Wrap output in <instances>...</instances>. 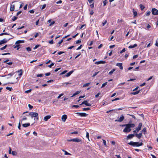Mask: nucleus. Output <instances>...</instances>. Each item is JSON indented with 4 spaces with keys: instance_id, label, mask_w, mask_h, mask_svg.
I'll list each match as a JSON object with an SVG mask.
<instances>
[{
    "instance_id": "1",
    "label": "nucleus",
    "mask_w": 158,
    "mask_h": 158,
    "mask_svg": "<svg viewBox=\"0 0 158 158\" xmlns=\"http://www.w3.org/2000/svg\"><path fill=\"white\" fill-rule=\"evenodd\" d=\"M123 126H125L126 127L123 129V131L124 132L128 133L130 132L131 129V127H134L135 125L133 123H129L123 125Z\"/></svg>"
},
{
    "instance_id": "2",
    "label": "nucleus",
    "mask_w": 158,
    "mask_h": 158,
    "mask_svg": "<svg viewBox=\"0 0 158 158\" xmlns=\"http://www.w3.org/2000/svg\"><path fill=\"white\" fill-rule=\"evenodd\" d=\"M128 144L130 145L133 146L139 147L143 145V143L142 142L139 143V142H134L133 141H131L128 143Z\"/></svg>"
},
{
    "instance_id": "3",
    "label": "nucleus",
    "mask_w": 158,
    "mask_h": 158,
    "mask_svg": "<svg viewBox=\"0 0 158 158\" xmlns=\"http://www.w3.org/2000/svg\"><path fill=\"white\" fill-rule=\"evenodd\" d=\"M142 126V123H140L138 125V126L136 127L135 130L133 131L134 133H137L141 130Z\"/></svg>"
},
{
    "instance_id": "4",
    "label": "nucleus",
    "mask_w": 158,
    "mask_h": 158,
    "mask_svg": "<svg viewBox=\"0 0 158 158\" xmlns=\"http://www.w3.org/2000/svg\"><path fill=\"white\" fill-rule=\"evenodd\" d=\"M29 114L31 116V118H33V117H36V118L37 120L38 119V114L37 113L30 112Z\"/></svg>"
},
{
    "instance_id": "5",
    "label": "nucleus",
    "mask_w": 158,
    "mask_h": 158,
    "mask_svg": "<svg viewBox=\"0 0 158 158\" xmlns=\"http://www.w3.org/2000/svg\"><path fill=\"white\" fill-rule=\"evenodd\" d=\"M152 12L154 15H158V10L155 8H153L152 10Z\"/></svg>"
},
{
    "instance_id": "6",
    "label": "nucleus",
    "mask_w": 158,
    "mask_h": 158,
    "mask_svg": "<svg viewBox=\"0 0 158 158\" xmlns=\"http://www.w3.org/2000/svg\"><path fill=\"white\" fill-rule=\"evenodd\" d=\"M88 101H87L86 100L85 101L82 102V103L80 104V105H81L82 104H85V106H91L92 105L88 103Z\"/></svg>"
},
{
    "instance_id": "7",
    "label": "nucleus",
    "mask_w": 158,
    "mask_h": 158,
    "mask_svg": "<svg viewBox=\"0 0 158 158\" xmlns=\"http://www.w3.org/2000/svg\"><path fill=\"white\" fill-rule=\"evenodd\" d=\"M135 136L137 138L139 139H140L142 136V133L141 132L139 134L137 133H134Z\"/></svg>"
},
{
    "instance_id": "8",
    "label": "nucleus",
    "mask_w": 158,
    "mask_h": 158,
    "mask_svg": "<svg viewBox=\"0 0 158 158\" xmlns=\"http://www.w3.org/2000/svg\"><path fill=\"white\" fill-rule=\"evenodd\" d=\"M76 114H79L81 117H86L88 115V114L84 113L77 112L76 113Z\"/></svg>"
},
{
    "instance_id": "9",
    "label": "nucleus",
    "mask_w": 158,
    "mask_h": 158,
    "mask_svg": "<svg viewBox=\"0 0 158 158\" xmlns=\"http://www.w3.org/2000/svg\"><path fill=\"white\" fill-rule=\"evenodd\" d=\"M124 119V117L123 115H122L118 119L115 120V122H122Z\"/></svg>"
},
{
    "instance_id": "10",
    "label": "nucleus",
    "mask_w": 158,
    "mask_h": 158,
    "mask_svg": "<svg viewBox=\"0 0 158 158\" xmlns=\"http://www.w3.org/2000/svg\"><path fill=\"white\" fill-rule=\"evenodd\" d=\"M134 136H135L134 133L133 134H131L128 135L127 136L126 139H130L133 138Z\"/></svg>"
},
{
    "instance_id": "11",
    "label": "nucleus",
    "mask_w": 158,
    "mask_h": 158,
    "mask_svg": "<svg viewBox=\"0 0 158 158\" xmlns=\"http://www.w3.org/2000/svg\"><path fill=\"white\" fill-rule=\"evenodd\" d=\"M122 65V63H117L116 64V65L119 67L120 69L123 70V67Z\"/></svg>"
},
{
    "instance_id": "12",
    "label": "nucleus",
    "mask_w": 158,
    "mask_h": 158,
    "mask_svg": "<svg viewBox=\"0 0 158 158\" xmlns=\"http://www.w3.org/2000/svg\"><path fill=\"white\" fill-rule=\"evenodd\" d=\"M106 62L104 61L100 60V61H96L95 62V64H105Z\"/></svg>"
},
{
    "instance_id": "13",
    "label": "nucleus",
    "mask_w": 158,
    "mask_h": 158,
    "mask_svg": "<svg viewBox=\"0 0 158 158\" xmlns=\"http://www.w3.org/2000/svg\"><path fill=\"white\" fill-rule=\"evenodd\" d=\"M67 116L66 115L64 114L63 115L61 118L62 121L63 122H65L67 118Z\"/></svg>"
},
{
    "instance_id": "14",
    "label": "nucleus",
    "mask_w": 158,
    "mask_h": 158,
    "mask_svg": "<svg viewBox=\"0 0 158 158\" xmlns=\"http://www.w3.org/2000/svg\"><path fill=\"white\" fill-rule=\"evenodd\" d=\"M7 42L6 39L5 38L3 40H1L0 41V45L3 44L4 43H6Z\"/></svg>"
},
{
    "instance_id": "15",
    "label": "nucleus",
    "mask_w": 158,
    "mask_h": 158,
    "mask_svg": "<svg viewBox=\"0 0 158 158\" xmlns=\"http://www.w3.org/2000/svg\"><path fill=\"white\" fill-rule=\"evenodd\" d=\"M51 117V116L50 115H47L44 118V120L45 121H47L48 120L50 119Z\"/></svg>"
},
{
    "instance_id": "16",
    "label": "nucleus",
    "mask_w": 158,
    "mask_h": 158,
    "mask_svg": "<svg viewBox=\"0 0 158 158\" xmlns=\"http://www.w3.org/2000/svg\"><path fill=\"white\" fill-rule=\"evenodd\" d=\"M81 139H79L78 138H76L73 139V142H81Z\"/></svg>"
},
{
    "instance_id": "17",
    "label": "nucleus",
    "mask_w": 158,
    "mask_h": 158,
    "mask_svg": "<svg viewBox=\"0 0 158 158\" xmlns=\"http://www.w3.org/2000/svg\"><path fill=\"white\" fill-rule=\"evenodd\" d=\"M14 2H12V3ZM10 10L11 11H13L15 10V5H13L12 4L11 5L10 7Z\"/></svg>"
},
{
    "instance_id": "18",
    "label": "nucleus",
    "mask_w": 158,
    "mask_h": 158,
    "mask_svg": "<svg viewBox=\"0 0 158 158\" xmlns=\"http://www.w3.org/2000/svg\"><path fill=\"white\" fill-rule=\"evenodd\" d=\"M137 46V44H134L133 45H131L128 47V48L130 49L133 48H134Z\"/></svg>"
},
{
    "instance_id": "19",
    "label": "nucleus",
    "mask_w": 158,
    "mask_h": 158,
    "mask_svg": "<svg viewBox=\"0 0 158 158\" xmlns=\"http://www.w3.org/2000/svg\"><path fill=\"white\" fill-rule=\"evenodd\" d=\"M73 71H70L69 72L67 73L65 75V76L66 77H69L73 73Z\"/></svg>"
},
{
    "instance_id": "20",
    "label": "nucleus",
    "mask_w": 158,
    "mask_h": 158,
    "mask_svg": "<svg viewBox=\"0 0 158 158\" xmlns=\"http://www.w3.org/2000/svg\"><path fill=\"white\" fill-rule=\"evenodd\" d=\"M30 125L29 123H26L22 124L23 126L24 127H27L29 126Z\"/></svg>"
},
{
    "instance_id": "21",
    "label": "nucleus",
    "mask_w": 158,
    "mask_h": 158,
    "mask_svg": "<svg viewBox=\"0 0 158 158\" xmlns=\"http://www.w3.org/2000/svg\"><path fill=\"white\" fill-rule=\"evenodd\" d=\"M24 40H19L17 41L16 43L15 44H19L20 43H24Z\"/></svg>"
},
{
    "instance_id": "22",
    "label": "nucleus",
    "mask_w": 158,
    "mask_h": 158,
    "mask_svg": "<svg viewBox=\"0 0 158 158\" xmlns=\"http://www.w3.org/2000/svg\"><path fill=\"white\" fill-rule=\"evenodd\" d=\"M48 22L50 23V25H52L53 24L55 23V22L54 21H53L52 22H51V20H49L48 21Z\"/></svg>"
},
{
    "instance_id": "23",
    "label": "nucleus",
    "mask_w": 158,
    "mask_h": 158,
    "mask_svg": "<svg viewBox=\"0 0 158 158\" xmlns=\"http://www.w3.org/2000/svg\"><path fill=\"white\" fill-rule=\"evenodd\" d=\"M115 70L116 69H113L109 73V74L110 75H111Z\"/></svg>"
},
{
    "instance_id": "24",
    "label": "nucleus",
    "mask_w": 158,
    "mask_h": 158,
    "mask_svg": "<svg viewBox=\"0 0 158 158\" xmlns=\"http://www.w3.org/2000/svg\"><path fill=\"white\" fill-rule=\"evenodd\" d=\"M80 92H81V91H77L74 94H73V95L71 97H72L78 94L79 93H80Z\"/></svg>"
},
{
    "instance_id": "25",
    "label": "nucleus",
    "mask_w": 158,
    "mask_h": 158,
    "mask_svg": "<svg viewBox=\"0 0 158 158\" xmlns=\"http://www.w3.org/2000/svg\"><path fill=\"white\" fill-rule=\"evenodd\" d=\"M139 92L140 91L138 90L135 92H132L131 94L133 95H135L138 94L139 93Z\"/></svg>"
},
{
    "instance_id": "26",
    "label": "nucleus",
    "mask_w": 158,
    "mask_h": 158,
    "mask_svg": "<svg viewBox=\"0 0 158 158\" xmlns=\"http://www.w3.org/2000/svg\"><path fill=\"white\" fill-rule=\"evenodd\" d=\"M18 73H19V75L21 76L23 74V71L22 69H20V70H19L18 71Z\"/></svg>"
},
{
    "instance_id": "27",
    "label": "nucleus",
    "mask_w": 158,
    "mask_h": 158,
    "mask_svg": "<svg viewBox=\"0 0 158 158\" xmlns=\"http://www.w3.org/2000/svg\"><path fill=\"white\" fill-rule=\"evenodd\" d=\"M133 13L134 15V17H135L137 15V12L134 9L133 10Z\"/></svg>"
},
{
    "instance_id": "28",
    "label": "nucleus",
    "mask_w": 158,
    "mask_h": 158,
    "mask_svg": "<svg viewBox=\"0 0 158 158\" xmlns=\"http://www.w3.org/2000/svg\"><path fill=\"white\" fill-rule=\"evenodd\" d=\"M90 83H86L85 84H84L83 85V87H86L87 86H88L90 85Z\"/></svg>"
},
{
    "instance_id": "29",
    "label": "nucleus",
    "mask_w": 158,
    "mask_h": 158,
    "mask_svg": "<svg viewBox=\"0 0 158 158\" xmlns=\"http://www.w3.org/2000/svg\"><path fill=\"white\" fill-rule=\"evenodd\" d=\"M18 18L15 16H14L13 17V18H12V21H15V20H16Z\"/></svg>"
},
{
    "instance_id": "30",
    "label": "nucleus",
    "mask_w": 158,
    "mask_h": 158,
    "mask_svg": "<svg viewBox=\"0 0 158 158\" xmlns=\"http://www.w3.org/2000/svg\"><path fill=\"white\" fill-rule=\"evenodd\" d=\"M90 110V108H84L83 109V111H86V110Z\"/></svg>"
},
{
    "instance_id": "31",
    "label": "nucleus",
    "mask_w": 158,
    "mask_h": 158,
    "mask_svg": "<svg viewBox=\"0 0 158 158\" xmlns=\"http://www.w3.org/2000/svg\"><path fill=\"white\" fill-rule=\"evenodd\" d=\"M63 151L64 152V154L65 155H71L68 152L66 151L63 150Z\"/></svg>"
},
{
    "instance_id": "32",
    "label": "nucleus",
    "mask_w": 158,
    "mask_h": 158,
    "mask_svg": "<svg viewBox=\"0 0 158 158\" xmlns=\"http://www.w3.org/2000/svg\"><path fill=\"white\" fill-rule=\"evenodd\" d=\"M139 6L140 7V8L141 10H143L145 8V7L142 4H140Z\"/></svg>"
},
{
    "instance_id": "33",
    "label": "nucleus",
    "mask_w": 158,
    "mask_h": 158,
    "mask_svg": "<svg viewBox=\"0 0 158 158\" xmlns=\"http://www.w3.org/2000/svg\"><path fill=\"white\" fill-rule=\"evenodd\" d=\"M151 13V12L150 11H147L145 13V14L146 16H148Z\"/></svg>"
},
{
    "instance_id": "34",
    "label": "nucleus",
    "mask_w": 158,
    "mask_h": 158,
    "mask_svg": "<svg viewBox=\"0 0 158 158\" xmlns=\"http://www.w3.org/2000/svg\"><path fill=\"white\" fill-rule=\"evenodd\" d=\"M7 47V45H6L5 46H4V47L1 48H0V49L1 50H3L4 49H5L6 48V47Z\"/></svg>"
},
{
    "instance_id": "35",
    "label": "nucleus",
    "mask_w": 158,
    "mask_h": 158,
    "mask_svg": "<svg viewBox=\"0 0 158 158\" xmlns=\"http://www.w3.org/2000/svg\"><path fill=\"white\" fill-rule=\"evenodd\" d=\"M143 132L144 133V134H145V133L146 132V129L145 128H144L143 130L142 131H141V132Z\"/></svg>"
},
{
    "instance_id": "36",
    "label": "nucleus",
    "mask_w": 158,
    "mask_h": 158,
    "mask_svg": "<svg viewBox=\"0 0 158 158\" xmlns=\"http://www.w3.org/2000/svg\"><path fill=\"white\" fill-rule=\"evenodd\" d=\"M40 45H36L34 48L33 49L34 50H35V49H37L38 47H40Z\"/></svg>"
},
{
    "instance_id": "37",
    "label": "nucleus",
    "mask_w": 158,
    "mask_h": 158,
    "mask_svg": "<svg viewBox=\"0 0 158 158\" xmlns=\"http://www.w3.org/2000/svg\"><path fill=\"white\" fill-rule=\"evenodd\" d=\"M6 89L9 90L10 91H11L12 89V88L11 87H6Z\"/></svg>"
},
{
    "instance_id": "38",
    "label": "nucleus",
    "mask_w": 158,
    "mask_h": 158,
    "mask_svg": "<svg viewBox=\"0 0 158 158\" xmlns=\"http://www.w3.org/2000/svg\"><path fill=\"white\" fill-rule=\"evenodd\" d=\"M107 3V1L106 0H105L103 2V6H105L106 4V3Z\"/></svg>"
},
{
    "instance_id": "39",
    "label": "nucleus",
    "mask_w": 158,
    "mask_h": 158,
    "mask_svg": "<svg viewBox=\"0 0 158 158\" xmlns=\"http://www.w3.org/2000/svg\"><path fill=\"white\" fill-rule=\"evenodd\" d=\"M32 90L31 89H30L28 90H26L25 91V93H30L31 92Z\"/></svg>"
},
{
    "instance_id": "40",
    "label": "nucleus",
    "mask_w": 158,
    "mask_h": 158,
    "mask_svg": "<svg viewBox=\"0 0 158 158\" xmlns=\"http://www.w3.org/2000/svg\"><path fill=\"white\" fill-rule=\"evenodd\" d=\"M81 42V40H79L76 41V44H78L80 43Z\"/></svg>"
},
{
    "instance_id": "41",
    "label": "nucleus",
    "mask_w": 158,
    "mask_h": 158,
    "mask_svg": "<svg viewBox=\"0 0 158 158\" xmlns=\"http://www.w3.org/2000/svg\"><path fill=\"white\" fill-rule=\"evenodd\" d=\"M107 82H106L103 84L102 85L101 88H103L105 86L107 85Z\"/></svg>"
},
{
    "instance_id": "42",
    "label": "nucleus",
    "mask_w": 158,
    "mask_h": 158,
    "mask_svg": "<svg viewBox=\"0 0 158 158\" xmlns=\"http://www.w3.org/2000/svg\"><path fill=\"white\" fill-rule=\"evenodd\" d=\"M21 123H20V120L19 122V125L18 126V128L20 130L21 129Z\"/></svg>"
},
{
    "instance_id": "43",
    "label": "nucleus",
    "mask_w": 158,
    "mask_h": 158,
    "mask_svg": "<svg viewBox=\"0 0 158 158\" xmlns=\"http://www.w3.org/2000/svg\"><path fill=\"white\" fill-rule=\"evenodd\" d=\"M126 51V49H125V48H124L123 49V50H121V51H120V53L121 54H122V53L123 52H125V51Z\"/></svg>"
},
{
    "instance_id": "44",
    "label": "nucleus",
    "mask_w": 158,
    "mask_h": 158,
    "mask_svg": "<svg viewBox=\"0 0 158 158\" xmlns=\"http://www.w3.org/2000/svg\"><path fill=\"white\" fill-rule=\"evenodd\" d=\"M67 70H64L60 74V75H63L65 73H67Z\"/></svg>"
},
{
    "instance_id": "45",
    "label": "nucleus",
    "mask_w": 158,
    "mask_h": 158,
    "mask_svg": "<svg viewBox=\"0 0 158 158\" xmlns=\"http://www.w3.org/2000/svg\"><path fill=\"white\" fill-rule=\"evenodd\" d=\"M102 141H103V144H104V146L105 147L106 146V140L104 139H102Z\"/></svg>"
},
{
    "instance_id": "46",
    "label": "nucleus",
    "mask_w": 158,
    "mask_h": 158,
    "mask_svg": "<svg viewBox=\"0 0 158 158\" xmlns=\"http://www.w3.org/2000/svg\"><path fill=\"white\" fill-rule=\"evenodd\" d=\"M54 65V63H52L48 65V67L49 68H51L52 66Z\"/></svg>"
},
{
    "instance_id": "47",
    "label": "nucleus",
    "mask_w": 158,
    "mask_h": 158,
    "mask_svg": "<svg viewBox=\"0 0 158 158\" xmlns=\"http://www.w3.org/2000/svg\"><path fill=\"white\" fill-rule=\"evenodd\" d=\"M26 49L28 52L31 51V49L29 47L27 48Z\"/></svg>"
},
{
    "instance_id": "48",
    "label": "nucleus",
    "mask_w": 158,
    "mask_h": 158,
    "mask_svg": "<svg viewBox=\"0 0 158 158\" xmlns=\"http://www.w3.org/2000/svg\"><path fill=\"white\" fill-rule=\"evenodd\" d=\"M19 45H16L14 47V48H17V50H18L19 48Z\"/></svg>"
},
{
    "instance_id": "49",
    "label": "nucleus",
    "mask_w": 158,
    "mask_h": 158,
    "mask_svg": "<svg viewBox=\"0 0 158 158\" xmlns=\"http://www.w3.org/2000/svg\"><path fill=\"white\" fill-rule=\"evenodd\" d=\"M13 63V62H7L6 63V64H7L9 65H11Z\"/></svg>"
},
{
    "instance_id": "50",
    "label": "nucleus",
    "mask_w": 158,
    "mask_h": 158,
    "mask_svg": "<svg viewBox=\"0 0 158 158\" xmlns=\"http://www.w3.org/2000/svg\"><path fill=\"white\" fill-rule=\"evenodd\" d=\"M28 106L30 109H32L33 107V106L30 104L28 105Z\"/></svg>"
},
{
    "instance_id": "51",
    "label": "nucleus",
    "mask_w": 158,
    "mask_h": 158,
    "mask_svg": "<svg viewBox=\"0 0 158 158\" xmlns=\"http://www.w3.org/2000/svg\"><path fill=\"white\" fill-rule=\"evenodd\" d=\"M64 95V94L63 93H62L61 94H60L57 97V98L59 99L62 96Z\"/></svg>"
},
{
    "instance_id": "52",
    "label": "nucleus",
    "mask_w": 158,
    "mask_h": 158,
    "mask_svg": "<svg viewBox=\"0 0 158 158\" xmlns=\"http://www.w3.org/2000/svg\"><path fill=\"white\" fill-rule=\"evenodd\" d=\"M86 137L89 139V133L88 132H86Z\"/></svg>"
},
{
    "instance_id": "53",
    "label": "nucleus",
    "mask_w": 158,
    "mask_h": 158,
    "mask_svg": "<svg viewBox=\"0 0 158 158\" xmlns=\"http://www.w3.org/2000/svg\"><path fill=\"white\" fill-rule=\"evenodd\" d=\"M62 2V1L61 0H60L56 2V3L57 4L61 3Z\"/></svg>"
},
{
    "instance_id": "54",
    "label": "nucleus",
    "mask_w": 158,
    "mask_h": 158,
    "mask_svg": "<svg viewBox=\"0 0 158 158\" xmlns=\"http://www.w3.org/2000/svg\"><path fill=\"white\" fill-rule=\"evenodd\" d=\"M99 73V72H95L93 76H92V77H94L98 73Z\"/></svg>"
},
{
    "instance_id": "55",
    "label": "nucleus",
    "mask_w": 158,
    "mask_h": 158,
    "mask_svg": "<svg viewBox=\"0 0 158 158\" xmlns=\"http://www.w3.org/2000/svg\"><path fill=\"white\" fill-rule=\"evenodd\" d=\"M119 100V98H115V99H113L112 100V102H114L115 101L118 100Z\"/></svg>"
},
{
    "instance_id": "56",
    "label": "nucleus",
    "mask_w": 158,
    "mask_h": 158,
    "mask_svg": "<svg viewBox=\"0 0 158 158\" xmlns=\"http://www.w3.org/2000/svg\"><path fill=\"white\" fill-rule=\"evenodd\" d=\"M46 4H44L42 7L41 8V9L42 10H43L44 9L45 7H46Z\"/></svg>"
},
{
    "instance_id": "57",
    "label": "nucleus",
    "mask_w": 158,
    "mask_h": 158,
    "mask_svg": "<svg viewBox=\"0 0 158 158\" xmlns=\"http://www.w3.org/2000/svg\"><path fill=\"white\" fill-rule=\"evenodd\" d=\"M100 94V93L99 92L97 94H96L95 95V97L97 98H98Z\"/></svg>"
},
{
    "instance_id": "58",
    "label": "nucleus",
    "mask_w": 158,
    "mask_h": 158,
    "mask_svg": "<svg viewBox=\"0 0 158 158\" xmlns=\"http://www.w3.org/2000/svg\"><path fill=\"white\" fill-rule=\"evenodd\" d=\"M22 13V11H18L17 14H16V15L17 16H18V15H19L21 13Z\"/></svg>"
},
{
    "instance_id": "59",
    "label": "nucleus",
    "mask_w": 158,
    "mask_h": 158,
    "mask_svg": "<svg viewBox=\"0 0 158 158\" xmlns=\"http://www.w3.org/2000/svg\"><path fill=\"white\" fill-rule=\"evenodd\" d=\"M107 21L106 20H105V21L102 23V26H104L106 23Z\"/></svg>"
},
{
    "instance_id": "60",
    "label": "nucleus",
    "mask_w": 158,
    "mask_h": 158,
    "mask_svg": "<svg viewBox=\"0 0 158 158\" xmlns=\"http://www.w3.org/2000/svg\"><path fill=\"white\" fill-rule=\"evenodd\" d=\"M73 107H76L78 108L79 107V106L78 105H73L72 106Z\"/></svg>"
},
{
    "instance_id": "61",
    "label": "nucleus",
    "mask_w": 158,
    "mask_h": 158,
    "mask_svg": "<svg viewBox=\"0 0 158 158\" xmlns=\"http://www.w3.org/2000/svg\"><path fill=\"white\" fill-rule=\"evenodd\" d=\"M42 76H43V74H38L37 75V77H41Z\"/></svg>"
},
{
    "instance_id": "62",
    "label": "nucleus",
    "mask_w": 158,
    "mask_h": 158,
    "mask_svg": "<svg viewBox=\"0 0 158 158\" xmlns=\"http://www.w3.org/2000/svg\"><path fill=\"white\" fill-rule=\"evenodd\" d=\"M64 53V52H62V51H60V52H59L58 53V54L59 55H61V54H62V53Z\"/></svg>"
},
{
    "instance_id": "63",
    "label": "nucleus",
    "mask_w": 158,
    "mask_h": 158,
    "mask_svg": "<svg viewBox=\"0 0 158 158\" xmlns=\"http://www.w3.org/2000/svg\"><path fill=\"white\" fill-rule=\"evenodd\" d=\"M27 5L26 4V5L23 8L24 10H26L27 9Z\"/></svg>"
},
{
    "instance_id": "64",
    "label": "nucleus",
    "mask_w": 158,
    "mask_h": 158,
    "mask_svg": "<svg viewBox=\"0 0 158 158\" xmlns=\"http://www.w3.org/2000/svg\"><path fill=\"white\" fill-rule=\"evenodd\" d=\"M51 74V73L50 72L46 73L45 75L46 76H49Z\"/></svg>"
}]
</instances>
